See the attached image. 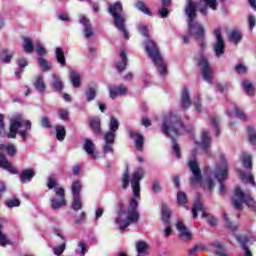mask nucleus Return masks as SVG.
<instances>
[{"mask_svg": "<svg viewBox=\"0 0 256 256\" xmlns=\"http://www.w3.org/2000/svg\"><path fill=\"white\" fill-rule=\"evenodd\" d=\"M197 156V149L192 150V159L188 161V167L193 174V177L190 178L191 187H195L197 183H199L203 189H208L209 191L213 190L215 187V181H213V176L220 183L219 193L220 195H225L227 193V188L223 181H227V177H229V162H227V158L221 154L219 159V163L216 164L213 171L210 168L205 169V175L203 179H201V168H199V164L195 161V157Z\"/></svg>", "mask_w": 256, "mask_h": 256, "instance_id": "1", "label": "nucleus"}, {"mask_svg": "<svg viewBox=\"0 0 256 256\" xmlns=\"http://www.w3.org/2000/svg\"><path fill=\"white\" fill-rule=\"evenodd\" d=\"M145 177V170L140 168L136 170L130 179L133 197L130 199L129 207H125L123 203L119 204L118 216L115 219V223L119 225L120 231H125L129 225H135L139 221V201H141V179Z\"/></svg>", "mask_w": 256, "mask_h": 256, "instance_id": "2", "label": "nucleus"}, {"mask_svg": "<svg viewBox=\"0 0 256 256\" xmlns=\"http://www.w3.org/2000/svg\"><path fill=\"white\" fill-rule=\"evenodd\" d=\"M162 131L164 135L171 137L173 153L175 154L177 159H180L181 148L179 147V144L175 142V138L173 136L179 137V135H185V133H187V129H185V126L183 125L179 117L175 115V113L170 112L164 116Z\"/></svg>", "mask_w": 256, "mask_h": 256, "instance_id": "3", "label": "nucleus"}, {"mask_svg": "<svg viewBox=\"0 0 256 256\" xmlns=\"http://www.w3.org/2000/svg\"><path fill=\"white\" fill-rule=\"evenodd\" d=\"M185 14L188 17L189 34L197 41H203L205 39V28H203V24L195 21L197 19V3L193 0H187Z\"/></svg>", "mask_w": 256, "mask_h": 256, "instance_id": "4", "label": "nucleus"}, {"mask_svg": "<svg viewBox=\"0 0 256 256\" xmlns=\"http://www.w3.org/2000/svg\"><path fill=\"white\" fill-rule=\"evenodd\" d=\"M29 131H31V121L25 120L23 115L15 114L10 119V131L7 134L8 139H15L18 135H20L23 141L27 140L29 135Z\"/></svg>", "mask_w": 256, "mask_h": 256, "instance_id": "5", "label": "nucleus"}, {"mask_svg": "<svg viewBox=\"0 0 256 256\" xmlns=\"http://www.w3.org/2000/svg\"><path fill=\"white\" fill-rule=\"evenodd\" d=\"M109 13L114 19V25L118 31L123 33L124 39H129V32L125 28V17L123 16V5L121 2L110 4L108 7Z\"/></svg>", "mask_w": 256, "mask_h": 256, "instance_id": "6", "label": "nucleus"}, {"mask_svg": "<svg viewBox=\"0 0 256 256\" xmlns=\"http://www.w3.org/2000/svg\"><path fill=\"white\" fill-rule=\"evenodd\" d=\"M232 205L237 211H243V205L256 212V202L251 195L246 194L240 187H236L234 190V196L232 198Z\"/></svg>", "mask_w": 256, "mask_h": 256, "instance_id": "7", "label": "nucleus"}, {"mask_svg": "<svg viewBox=\"0 0 256 256\" xmlns=\"http://www.w3.org/2000/svg\"><path fill=\"white\" fill-rule=\"evenodd\" d=\"M145 51L156 65L158 73H160V75H165L167 73V65H165V62H163V58L159 53L157 44L153 42V40H147L145 43Z\"/></svg>", "mask_w": 256, "mask_h": 256, "instance_id": "8", "label": "nucleus"}, {"mask_svg": "<svg viewBox=\"0 0 256 256\" xmlns=\"http://www.w3.org/2000/svg\"><path fill=\"white\" fill-rule=\"evenodd\" d=\"M54 192L56 197L51 198V207L54 211H59L60 207H65L67 205V200H65V189L63 187H55Z\"/></svg>", "mask_w": 256, "mask_h": 256, "instance_id": "9", "label": "nucleus"}, {"mask_svg": "<svg viewBox=\"0 0 256 256\" xmlns=\"http://www.w3.org/2000/svg\"><path fill=\"white\" fill-rule=\"evenodd\" d=\"M198 67H200L204 81L211 83V80L213 79V69L211 68V65H209V61L205 56H200L198 58Z\"/></svg>", "mask_w": 256, "mask_h": 256, "instance_id": "10", "label": "nucleus"}, {"mask_svg": "<svg viewBox=\"0 0 256 256\" xmlns=\"http://www.w3.org/2000/svg\"><path fill=\"white\" fill-rule=\"evenodd\" d=\"M119 130V120L117 118L112 117L109 123V131L104 135L105 143L115 144V137L117 135V131Z\"/></svg>", "mask_w": 256, "mask_h": 256, "instance_id": "11", "label": "nucleus"}, {"mask_svg": "<svg viewBox=\"0 0 256 256\" xmlns=\"http://www.w3.org/2000/svg\"><path fill=\"white\" fill-rule=\"evenodd\" d=\"M214 35L216 37V43L213 47L214 53L216 57H221L225 53V41L223 40V36H221V30L219 28L214 31Z\"/></svg>", "mask_w": 256, "mask_h": 256, "instance_id": "12", "label": "nucleus"}, {"mask_svg": "<svg viewBox=\"0 0 256 256\" xmlns=\"http://www.w3.org/2000/svg\"><path fill=\"white\" fill-rule=\"evenodd\" d=\"M79 24L84 27L83 34L86 39H91L93 37V25H91V21L89 18H86L84 15L79 16Z\"/></svg>", "mask_w": 256, "mask_h": 256, "instance_id": "13", "label": "nucleus"}, {"mask_svg": "<svg viewBox=\"0 0 256 256\" xmlns=\"http://www.w3.org/2000/svg\"><path fill=\"white\" fill-rule=\"evenodd\" d=\"M176 228L179 231V237L182 241H191L193 239L191 231H189L183 222H178Z\"/></svg>", "mask_w": 256, "mask_h": 256, "instance_id": "14", "label": "nucleus"}, {"mask_svg": "<svg viewBox=\"0 0 256 256\" xmlns=\"http://www.w3.org/2000/svg\"><path fill=\"white\" fill-rule=\"evenodd\" d=\"M0 167L1 169L8 171L12 175H17V173H19L17 171V168L13 167V165H11V162H9L7 160V157L3 154H0Z\"/></svg>", "mask_w": 256, "mask_h": 256, "instance_id": "15", "label": "nucleus"}, {"mask_svg": "<svg viewBox=\"0 0 256 256\" xmlns=\"http://www.w3.org/2000/svg\"><path fill=\"white\" fill-rule=\"evenodd\" d=\"M110 99H117V97H123L127 93V87L124 85L112 86L109 88Z\"/></svg>", "mask_w": 256, "mask_h": 256, "instance_id": "16", "label": "nucleus"}, {"mask_svg": "<svg viewBox=\"0 0 256 256\" xmlns=\"http://www.w3.org/2000/svg\"><path fill=\"white\" fill-rule=\"evenodd\" d=\"M196 143L199 145V147H202L204 151H207L209 147H211V136L209 135V132L203 130L201 134V141Z\"/></svg>", "mask_w": 256, "mask_h": 256, "instance_id": "17", "label": "nucleus"}, {"mask_svg": "<svg viewBox=\"0 0 256 256\" xmlns=\"http://www.w3.org/2000/svg\"><path fill=\"white\" fill-rule=\"evenodd\" d=\"M197 213H200L203 219H205V217H207L208 215L207 212H205V207H203V204L201 203L200 200H196L192 208V214L194 219H197Z\"/></svg>", "mask_w": 256, "mask_h": 256, "instance_id": "18", "label": "nucleus"}, {"mask_svg": "<svg viewBox=\"0 0 256 256\" xmlns=\"http://www.w3.org/2000/svg\"><path fill=\"white\" fill-rule=\"evenodd\" d=\"M203 2L206 6L200 7V13H202V15H207V7L212 9V11H217V7H219V3H217V0H203Z\"/></svg>", "mask_w": 256, "mask_h": 256, "instance_id": "19", "label": "nucleus"}, {"mask_svg": "<svg viewBox=\"0 0 256 256\" xmlns=\"http://www.w3.org/2000/svg\"><path fill=\"white\" fill-rule=\"evenodd\" d=\"M130 137L131 139H134L136 149L138 151H143V135H141L139 132L131 131Z\"/></svg>", "mask_w": 256, "mask_h": 256, "instance_id": "20", "label": "nucleus"}, {"mask_svg": "<svg viewBox=\"0 0 256 256\" xmlns=\"http://www.w3.org/2000/svg\"><path fill=\"white\" fill-rule=\"evenodd\" d=\"M35 177V170L33 169H26L21 172L20 174V181L21 183H29L31 179Z\"/></svg>", "mask_w": 256, "mask_h": 256, "instance_id": "21", "label": "nucleus"}, {"mask_svg": "<svg viewBox=\"0 0 256 256\" xmlns=\"http://www.w3.org/2000/svg\"><path fill=\"white\" fill-rule=\"evenodd\" d=\"M93 149H95V143L89 139H86L84 143V151H86V153L90 155L92 159H97V154H95Z\"/></svg>", "mask_w": 256, "mask_h": 256, "instance_id": "22", "label": "nucleus"}, {"mask_svg": "<svg viewBox=\"0 0 256 256\" xmlns=\"http://www.w3.org/2000/svg\"><path fill=\"white\" fill-rule=\"evenodd\" d=\"M236 239L242 245V249L245 251V256H253L251 254V251L247 247V244L249 243V237H247L246 235L236 236Z\"/></svg>", "mask_w": 256, "mask_h": 256, "instance_id": "23", "label": "nucleus"}, {"mask_svg": "<svg viewBox=\"0 0 256 256\" xmlns=\"http://www.w3.org/2000/svg\"><path fill=\"white\" fill-rule=\"evenodd\" d=\"M239 177L241 181L244 183H251L252 187H256L255 179L253 178V174L245 173L244 171H239Z\"/></svg>", "mask_w": 256, "mask_h": 256, "instance_id": "24", "label": "nucleus"}, {"mask_svg": "<svg viewBox=\"0 0 256 256\" xmlns=\"http://www.w3.org/2000/svg\"><path fill=\"white\" fill-rule=\"evenodd\" d=\"M69 77L73 87L76 89L81 87V76L79 73L75 72V70H72L70 71Z\"/></svg>", "mask_w": 256, "mask_h": 256, "instance_id": "25", "label": "nucleus"}, {"mask_svg": "<svg viewBox=\"0 0 256 256\" xmlns=\"http://www.w3.org/2000/svg\"><path fill=\"white\" fill-rule=\"evenodd\" d=\"M182 107L183 109H189V107H191V98L187 88L182 90Z\"/></svg>", "mask_w": 256, "mask_h": 256, "instance_id": "26", "label": "nucleus"}, {"mask_svg": "<svg viewBox=\"0 0 256 256\" xmlns=\"http://www.w3.org/2000/svg\"><path fill=\"white\" fill-rule=\"evenodd\" d=\"M149 249V246L145 241H138L136 243V251L138 253V256H145L147 255V250Z\"/></svg>", "mask_w": 256, "mask_h": 256, "instance_id": "27", "label": "nucleus"}, {"mask_svg": "<svg viewBox=\"0 0 256 256\" xmlns=\"http://www.w3.org/2000/svg\"><path fill=\"white\" fill-rule=\"evenodd\" d=\"M242 87L247 95L250 97L255 95V86H253V83L249 80L242 81Z\"/></svg>", "mask_w": 256, "mask_h": 256, "instance_id": "28", "label": "nucleus"}, {"mask_svg": "<svg viewBox=\"0 0 256 256\" xmlns=\"http://www.w3.org/2000/svg\"><path fill=\"white\" fill-rule=\"evenodd\" d=\"M211 247H214L216 255L219 256H226L227 255V249H225V246L219 242H214L210 244Z\"/></svg>", "mask_w": 256, "mask_h": 256, "instance_id": "29", "label": "nucleus"}, {"mask_svg": "<svg viewBox=\"0 0 256 256\" xmlns=\"http://www.w3.org/2000/svg\"><path fill=\"white\" fill-rule=\"evenodd\" d=\"M241 161H242V165L245 169H253V162H252L251 155H249L247 153H242Z\"/></svg>", "mask_w": 256, "mask_h": 256, "instance_id": "30", "label": "nucleus"}, {"mask_svg": "<svg viewBox=\"0 0 256 256\" xmlns=\"http://www.w3.org/2000/svg\"><path fill=\"white\" fill-rule=\"evenodd\" d=\"M34 87L39 91L40 93L45 92V82L43 81V75L36 76V80L34 82Z\"/></svg>", "mask_w": 256, "mask_h": 256, "instance_id": "31", "label": "nucleus"}, {"mask_svg": "<svg viewBox=\"0 0 256 256\" xmlns=\"http://www.w3.org/2000/svg\"><path fill=\"white\" fill-rule=\"evenodd\" d=\"M120 58L121 62L117 63V69L118 71H125V67H127V53H125V50L120 51Z\"/></svg>", "mask_w": 256, "mask_h": 256, "instance_id": "32", "label": "nucleus"}, {"mask_svg": "<svg viewBox=\"0 0 256 256\" xmlns=\"http://www.w3.org/2000/svg\"><path fill=\"white\" fill-rule=\"evenodd\" d=\"M90 127L97 134L101 133V120L99 118H92L90 121Z\"/></svg>", "mask_w": 256, "mask_h": 256, "instance_id": "33", "label": "nucleus"}, {"mask_svg": "<svg viewBox=\"0 0 256 256\" xmlns=\"http://www.w3.org/2000/svg\"><path fill=\"white\" fill-rule=\"evenodd\" d=\"M56 59H57V62L60 63V65H62V67H65L66 65L65 53L63 52V49H61L60 47L56 48Z\"/></svg>", "mask_w": 256, "mask_h": 256, "instance_id": "34", "label": "nucleus"}, {"mask_svg": "<svg viewBox=\"0 0 256 256\" xmlns=\"http://www.w3.org/2000/svg\"><path fill=\"white\" fill-rule=\"evenodd\" d=\"M52 79L54 89L56 91H63V81H61V78L57 74H52Z\"/></svg>", "mask_w": 256, "mask_h": 256, "instance_id": "35", "label": "nucleus"}, {"mask_svg": "<svg viewBox=\"0 0 256 256\" xmlns=\"http://www.w3.org/2000/svg\"><path fill=\"white\" fill-rule=\"evenodd\" d=\"M229 38H230V41H232V43H235L237 45V43H239V41L243 39V35L239 30H233L230 33Z\"/></svg>", "mask_w": 256, "mask_h": 256, "instance_id": "36", "label": "nucleus"}, {"mask_svg": "<svg viewBox=\"0 0 256 256\" xmlns=\"http://www.w3.org/2000/svg\"><path fill=\"white\" fill-rule=\"evenodd\" d=\"M171 219V209L167 205L162 206V221L163 223H169Z\"/></svg>", "mask_w": 256, "mask_h": 256, "instance_id": "37", "label": "nucleus"}, {"mask_svg": "<svg viewBox=\"0 0 256 256\" xmlns=\"http://www.w3.org/2000/svg\"><path fill=\"white\" fill-rule=\"evenodd\" d=\"M72 209L74 211H81V209H83V202H81V196H73Z\"/></svg>", "mask_w": 256, "mask_h": 256, "instance_id": "38", "label": "nucleus"}, {"mask_svg": "<svg viewBox=\"0 0 256 256\" xmlns=\"http://www.w3.org/2000/svg\"><path fill=\"white\" fill-rule=\"evenodd\" d=\"M3 150L7 151L8 155H10L11 157H13V155H15L17 153V149L15 148V145H13V144L0 145V151H3Z\"/></svg>", "mask_w": 256, "mask_h": 256, "instance_id": "39", "label": "nucleus"}, {"mask_svg": "<svg viewBox=\"0 0 256 256\" xmlns=\"http://www.w3.org/2000/svg\"><path fill=\"white\" fill-rule=\"evenodd\" d=\"M66 135L67 132L65 131V127L61 125H56V138L58 139V141H63Z\"/></svg>", "mask_w": 256, "mask_h": 256, "instance_id": "40", "label": "nucleus"}, {"mask_svg": "<svg viewBox=\"0 0 256 256\" xmlns=\"http://www.w3.org/2000/svg\"><path fill=\"white\" fill-rule=\"evenodd\" d=\"M72 195H73V197H81V182L80 181L73 182Z\"/></svg>", "mask_w": 256, "mask_h": 256, "instance_id": "41", "label": "nucleus"}, {"mask_svg": "<svg viewBox=\"0 0 256 256\" xmlns=\"http://www.w3.org/2000/svg\"><path fill=\"white\" fill-rule=\"evenodd\" d=\"M18 65H19L20 69L15 72V75L18 79H21V74L23 73V68L27 67V65H28L27 59H25V58L19 59Z\"/></svg>", "mask_w": 256, "mask_h": 256, "instance_id": "42", "label": "nucleus"}, {"mask_svg": "<svg viewBox=\"0 0 256 256\" xmlns=\"http://www.w3.org/2000/svg\"><path fill=\"white\" fill-rule=\"evenodd\" d=\"M247 135L250 143L252 145H256V132L253 126H249L247 129Z\"/></svg>", "mask_w": 256, "mask_h": 256, "instance_id": "43", "label": "nucleus"}, {"mask_svg": "<svg viewBox=\"0 0 256 256\" xmlns=\"http://www.w3.org/2000/svg\"><path fill=\"white\" fill-rule=\"evenodd\" d=\"M233 113H235V115L238 119H242V121H245L247 119V116L245 115V113H243V111L239 110V108H237V106H234V109L232 111L227 112L228 115H233Z\"/></svg>", "mask_w": 256, "mask_h": 256, "instance_id": "44", "label": "nucleus"}, {"mask_svg": "<svg viewBox=\"0 0 256 256\" xmlns=\"http://www.w3.org/2000/svg\"><path fill=\"white\" fill-rule=\"evenodd\" d=\"M170 1L171 0H163L162 1L163 8L161 10H159V14H160V17H162L163 19H165V17H167V15H169V10H167V7H169Z\"/></svg>", "mask_w": 256, "mask_h": 256, "instance_id": "45", "label": "nucleus"}, {"mask_svg": "<svg viewBox=\"0 0 256 256\" xmlns=\"http://www.w3.org/2000/svg\"><path fill=\"white\" fill-rule=\"evenodd\" d=\"M23 49L25 53H33V42L31 38H24Z\"/></svg>", "mask_w": 256, "mask_h": 256, "instance_id": "46", "label": "nucleus"}, {"mask_svg": "<svg viewBox=\"0 0 256 256\" xmlns=\"http://www.w3.org/2000/svg\"><path fill=\"white\" fill-rule=\"evenodd\" d=\"M136 9H139V11H142V13H144L145 15H151V10H149V8H147V6H145V3L138 1L135 4Z\"/></svg>", "mask_w": 256, "mask_h": 256, "instance_id": "47", "label": "nucleus"}, {"mask_svg": "<svg viewBox=\"0 0 256 256\" xmlns=\"http://www.w3.org/2000/svg\"><path fill=\"white\" fill-rule=\"evenodd\" d=\"M1 229H3V225L0 224V245L2 247H6V245H10L11 241H9V238H7V235L3 234L1 232Z\"/></svg>", "mask_w": 256, "mask_h": 256, "instance_id": "48", "label": "nucleus"}, {"mask_svg": "<svg viewBox=\"0 0 256 256\" xmlns=\"http://www.w3.org/2000/svg\"><path fill=\"white\" fill-rule=\"evenodd\" d=\"M95 97H97V89L89 88L86 91V99H87V101H94Z\"/></svg>", "mask_w": 256, "mask_h": 256, "instance_id": "49", "label": "nucleus"}, {"mask_svg": "<svg viewBox=\"0 0 256 256\" xmlns=\"http://www.w3.org/2000/svg\"><path fill=\"white\" fill-rule=\"evenodd\" d=\"M3 55L5 57H1V60L3 63H11V60L13 59V53L9 52V50L5 49L3 50Z\"/></svg>", "mask_w": 256, "mask_h": 256, "instance_id": "50", "label": "nucleus"}, {"mask_svg": "<svg viewBox=\"0 0 256 256\" xmlns=\"http://www.w3.org/2000/svg\"><path fill=\"white\" fill-rule=\"evenodd\" d=\"M19 205H21V201H19L17 198L9 199L6 201V206L9 209H13V207H19Z\"/></svg>", "mask_w": 256, "mask_h": 256, "instance_id": "51", "label": "nucleus"}, {"mask_svg": "<svg viewBox=\"0 0 256 256\" xmlns=\"http://www.w3.org/2000/svg\"><path fill=\"white\" fill-rule=\"evenodd\" d=\"M58 116H59V119H61L62 121H68L69 120V110L59 109Z\"/></svg>", "mask_w": 256, "mask_h": 256, "instance_id": "52", "label": "nucleus"}, {"mask_svg": "<svg viewBox=\"0 0 256 256\" xmlns=\"http://www.w3.org/2000/svg\"><path fill=\"white\" fill-rule=\"evenodd\" d=\"M38 63L43 71H49V69H51V64H49L45 58H38Z\"/></svg>", "mask_w": 256, "mask_h": 256, "instance_id": "53", "label": "nucleus"}, {"mask_svg": "<svg viewBox=\"0 0 256 256\" xmlns=\"http://www.w3.org/2000/svg\"><path fill=\"white\" fill-rule=\"evenodd\" d=\"M113 145L114 144H112V143L105 142V144L102 146V151H103L104 155H107V153H113V151H114Z\"/></svg>", "mask_w": 256, "mask_h": 256, "instance_id": "54", "label": "nucleus"}, {"mask_svg": "<svg viewBox=\"0 0 256 256\" xmlns=\"http://www.w3.org/2000/svg\"><path fill=\"white\" fill-rule=\"evenodd\" d=\"M177 201L180 205H185L187 203V194L184 192H178Z\"/></svg>", "mask_w": 256, "mask_h": 256, "instance_id": "55", "label": "nucleus"}, {"mask_svg": "<svg viewBox=\"0 0 256 256\" xmlns=\"http://www.w3.org/2000/svg\"><path fill=\"white\" fill-rule=\"evenodd\" d=\"M138 31L139 33H141L144 37H148L149 36V32L147 30V25L145 24H139L138 25Z\"/></svg>", "mask_w": 256, "mask_h": 256, "instance_id": "56", "label": "nucleus"}, {"mask_svg": "<svg viewBox=\"0 0 256 256\" xmlns=\"http://www.w3.org/2000/svg\"><path fill=\"white\" fill-rule=\"evenodd\" d=\"M210 121L216 131V135H219V118L211 117Z\"/></svg>", "mask_w": 256, "mask_h": 256, "instance_id": "57", "label": "nucleus"}, {"mask_svg": "<svg viewBox=\"0 0 256 256\" xmlns=\"http://www.w3.org/2000/svg\"><path fill=\"white\" fill-rule=\"evenodd\" d=\"M57 185V180H55V177L50 176L48 177L47 187L48 189H55Z\"/></svg>", "mask_w": 256, "mask_h": 256, "instance_id": "58", "label": "nucleus"}, {"mask_svg": "<svg viewBox=\"0 0 256 256\" xmlns=\"http://www.w3.org/2000/svg\"><path fill=\"white\" fill-rule=\"evenodd\" d=\"M123 189L129 187V171L127 170L122 177Z\"/></svg>", "mask_w": 256, "mask_h": 256, "instance_id": "59", "label": "nucleus"}, {"mask_svg": "<svg viewBox=\"0 0 256 256\" xmlns=\"http://www.w3.org/2000/svg\"><path fill=\"white\" fill-rule=\"evenodd\" d=\"M223 217H224V221L226 222V226L228 227V229H232V231H235V229H237V225L232 224L231 221H229L227 214H224Z\"/></svg>", "mask_w": 256, "mask_h": 256, "instance_id": "60", "label": "nucleus"}, {"mask_svg": "<svg viewBox=\"0 0 256 256\" xmlns=\"http://www.w3.org/2000/svg\"><path fill=\"white\" fill-rule=\"evenodd\" d=\"M63 251H65V243L54 247V255L60 256L62 255Z\"/></svg>", "mask_w": 256, "mask_h": 256, "instance_id": "61", "label": "nucleus"}, {"mask_svg": "<svg viewBox=\"0 0 256 256\" xmlns=\"http://www.w3.org/2000/svg\"><path fill=\"white\" fill-rule=\"evenodd\" d=\"M35 51L40 57H43V55H47V50H45V47L42 45H38L35 47Z\"/></svg>", "mask_w": 256, "mask_h": 256, "instance_id": "62", "label": "nucleus"}, {"mask_svg": "<svg viewBox=\"0 0 256 256\" xmlns=\"http://www.w3.org/2000/svg\"><path fill=\"white\" fill-rule=\"evenodd\" d=\"M235 71L240 74L247 73V67L243 64H239V65H236Z\"/></svg>", "mask_w": 256, "mask_h": 256, "instance_id": "63", "label": "nucleus"}, {"mask_svg": "<svg viewBox=\"0 0 256 256\" xmlns=\"http://www.w3.org/2000/svg\"><path fill=\"white\" fill-rule=\"evenodd\" d=\"M152 191L153 193H160L161 192V184L159 182L155 181L152 183Z\"/></svg>", "mask_w": 256, "mask_h": 256, "instance_id": "64", "label": "nucleus"}]
</instances>
